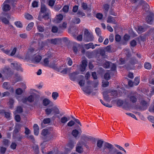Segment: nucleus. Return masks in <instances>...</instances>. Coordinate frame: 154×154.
<instances>
[{"label": "nucleus", "instance_id": "nucleus-52", "mask_svg": "<svg viewBox=\"0 0 154 154\" xmlns=\"http://www.w3.org/2000/svg\"><path fill=\"white\" fill-rule=\"evenodd\" d=\"M95 32L97 35L98 36L101 35V31L99 28H96Z\"/></svg>", "mask_w": 154, "mask_h": 154}, {"label": "nucleus", "instance_id": "nucleus-41", "mask_svg": "<svg viewBox=\"0 0 154 154\" xmlns=\"http://www.w3.org/2000/svg\"><path fill=\"white\" fill-rule=\"evenodd\" d=\"M51 43L54 45H56L58 43V38L52 39H51Z\"/></svg>", "mask_w": 154, "mask_h": 154}, {"label": "nucleus", "instance_id": "nucleus-4", "mask_svg": "<svg viewBox=\"0 0 154 154\" xmlns=\"http://www.w3.org/2000/svg\"><path fill=\"white\" fill-rule=\"evenodd\" d=\"M45 112L46 115H50L53 112L57 114H58L60 113L59 109L56 107L51 108H47L45 109Z\"/></svg>", "mask_w": 154, "mask_h": 154}, {"label": "nucleus", "instance_id": "nucleus-60", "mask_svg": "<svg viewBox=\"0 0 154 154\" xmlns=\"http://www.w3.org/2000/svg\"><path fill=\"white\" fill-rule=\"evenodd\" d=\"M138 30L140 32H144L145 31L144 28L142 26H138Z\"/></svg>", "mask_w": 154, "mask_h": 154}, {"label": "nucleus", "instance_id": "nucleus-19", "mask_svg": "<svg viewBox=\"0 0 154 154\" xmlns=\"http://www.w3.org/2000/svg\"><path fill=\"white\" fill-rule=\"evenodd\" d=\"M13 138L17 140L20 141L23 137V136L20 133L13 136Z\"/></svg>", "mask_w": 154, "mask_h": 154}, {"label": "nucleus", "instance_id": "nucleus-50", "mask_svg": "<svg viewBox=\"0 0 154 154\" xmlns=\"http://www.w3.org/2000/svg\"><path fill=\"white\" fill-rule=\"evenodd\" d=\"M69 7L68 5H65L63 8V11L65 13H67L68 11Z\"/></svg>", "mask_w": 154, "mask_h": 154}, {"label": "nucleus", "instance_id": "nucleus-28", "mask_svg": "<svg viewBox=\"0 0 154 154\" xmlns=\"http://www.w3.org/2000/svg\"><path fill=\"white\" fill-rule=\"evenodd\" d=\"M50 102L51 101L49 99L45 98L43 100L42 103L44 106H47L50 103Z\"/></svg>", "mask_w": 154, "mask_h": 154}, {"label": "nucleus", "instance_id": "nucleus-12", "mask_svg": "<svg viewBox=\"0 0 154 154\" xmlns=\"http://www.w3.org/2000/svg\"><path fill=\"white\" fill-rule=\"evenodd\" d=\"M95 51L96 54L99 53L104 58L106 57V56L105 55L106 51L103 49H98L97 50H96Z\"/></svg>", "mask_w": 154, "mask_h": 154}, {"label": "nucleus", "instance_id": "nucleus-56", "mask_svg": "<svg viewBox=\"0 0 154 154\" xmlns=\"http://www.w3.org/2000/svg\"><path fill=\"white\" fill-rule=\"evenodd\" d=\"M110 67L112 71H114L116 69V65L114 63H111L110 66Z\"/></svg>", "mask_w": 154, "mask_h": 154}, {"label": "nucleus", "instance_id": "nucleus-64", "mask_svg": "<svg viewBox=\"0 0 154 154\" xmlns=\"http://www.w3.org/2000/svg\"><path fill=\"white\" fill-rule=\"evenodd\" d=\"M130 45L131 46L134 47L137 45V42L134 40H133L131 42Z\"/></svg>", "mask_w": 154, "mask_h": 154}, {"label": "nucleus", "instance_id": "nucleus-40", "mask_svg": "<svg viewBox=\"0 0 154 154\" xmlns=\"http://www.w3.org/2000/svg\"><path fill=\"white\" fill-rule=\"evenodd\" d=\"M140 82V79L138 77H136L134 79V85H138Z\"/></svg>", "mask_w": 154, "mask_h": 154}, {"label": "nucleus", "instance_id": "nucleus-43", "mask_svg": "<svg viewBox=\"0 0 154 154\" xmlns=\"http://www.w3.org/2000/svg\"><path fill=\"white\" fill-rule=\"evenodd\" d=\"M14 24L17 27L19 28H22L23 26L22 24L20 21L15 22Z\"/></svg>", "mask_w": 154, "mask_h": 154}, {"label": "nucleus", "instance_id": "nucleus-54", "mask_svg": "<svg viewBox=\"0 0 154 154\" xmlns=\"http://www.w3.org/2000/svg\"><path fill=\"white\" fill-rule=\"evenodd\" d=\"M25 18L27 20H30L33 18L32 16L31 15L29 14H27L25 15Z\"/></svg>", "mask_w": 154, "mask_h": 154}, {"label": "nucleus", "instance_id": "nucleus-25", "mask_svg": "<svg viewBox=\"0 0 154 154\" xmlns=\"http://www.w3.org/2000/svg\"><path fill=\"white\" fill-rule=\"evenodd\" d=\"M47 8L46 5L44 4H42L41 5L40 11L42 13L45 12L47 11Z\"/></svg>", "mask_w": 154, "mask_h": 154}, {"label": "nucleus", "instance_id": "nucleus-18", "mask_svg": "<svg viewBox=\"0 0 154 154\" xmlns=\"http://www.w3.org/2000/svg\"><path fill=\"white\" fill-rule=\"evenodd\" d=\"M74 143L72 142H70L67 145V148H66V150L67 152L70 151L74 147Z\"/></svg>", "mask_w": 154, "mask_h": 154}, {"label": "nucleus", "instance_id": "nucleus-57", "mask_svg": "<svg viewBox=\"0 0 154 154\" xmlns=\"http://www.w3.org/2000/svg\"><path fill=\"white\" fill-rule=\"evenodd\" d=\"M33 150L36 154H38L39 152L38 147V146L36 145L33 146Z\"/></svg>", "mask_w": 154, "mask_h": 154}, {"label": "nucleus", "instance_id": "nucleus-39", "mask_svg": "<svg viewBox=\"0 0 154 154\" xmlns=\"http://www.w3.org/2000/svg\"><path fill=\"white\" fill-rule=\"evenodd\" d=\"M37 28L38 31L39 32H42L44 31V27L40 25H38Z\"/></svg>", "mask_w": 154, "mask_h": 154}, {"label": "nucleus", "instance_id": "nucleus-42", "mask_svg": "<svg viewBox=\"0 0 154 154\" xmlns=\"http://www.w3.org/2000/svg\"><path fill=\"white\" fill-rule=\"evenodd\" d=\"M34 98L33 96L30 95L27 97L28 101L30 103H32L34 101Z\"/></svg>", "mask_w": 154, "mask_h": 154}, {"label": "nucleus", "instance_id": "nucleus-46", "mask_svg": "<svg viewBox=\"0 0 154 154\" xmlns=\"http://www.w3.org/2000/svg\"><path fill=\"white\" fill-rule=\"evenodd\" d=\"M115 146L119 149L123 151L125 153L126 152V150H125L121 146L118 144H115Z\"/></svg>", "mask_w": 154, "mask_h": 154}, {"label": "nucleus", "instance_id": "nucleus-5", "mask_svg": "<svg viewBox=\"0 0 154 154\" xmlns=\"http://www.w3.org/2000/svg\"><path fill=\"white\" fill-rule=\"evenodd\" d=\"M137 93H131L128 96V99L130 102L132 103H135L137 100Z\"/></svg>", "mask_w": 154, "mask_h": 154}, {"label": "nucleus", "instance_id": "nucleus-35", "mask_svg": "<svg viewBox=\"0 0 154 154\" xmlns=\"http://www.w3.org/2000/svg\"><path fill=\"white\" fill-rule=\"evenodd\" d=\"M14 102V100L11 98H10L9 100V103L10 108L12 109L13 107V104Z\"/></svg>", "mask_w": 154, "mask_h": 154}, {"label": "nucleus", "instance_id": "nucleus-37", "mask_svg": "<svg viewBox=\"0 0 154 154\" xmlns=\"http://www.w3.org/2000/svg\"><path fill=\"white\" fill-rule=\"evenodd\" d=\"M149 5L146 3H144L143 6V8L146 11H148L149 10Z\"/></svg>", "mask_w": 154, "mask_h": 154}, {"label": "nucleus", "instance_id": "nucleus-27", "mask_svg": "<svg viewBox=\"0 0 154 154\" xmlns=\"http://www.w3.org/2000/svg\"><path fill=\"white\" fill-rule=\"evenodd\" d=\"M41 59V56L39 55H37L34 57L33 60L36 62L38 63L40 62Z\"/></svg>", "mask_w": 154, "mask_h": 154}, {"label": "nucleus", "instance_id": "nucleus-11", "mask_svg": "<svg viewBox=\"0 0 154 154\" xmlns=\"http://www.w3.org/2000/svg\"><path fill=\"white\" fill-rule=\"evenodd\" d=\"M87 66V62L86 60H83L82 62V64L80 65V69L82 72L84 71L86 67Z\"/></svg>", "mask_w": 154, "mask_h": 154}, {"label": "nucleus", "instance_id": "nucleus-45", "mask_svg": "<svg viewBox=\"0 0 154 154\" xmlns=\"http://www.w3.org/2000/svg\"><path fill=\"white\" fill-rule=\"evenodd\" d=\"M19 129L16 127L13 131V136L16 134H20L19 133Z\"/></svg>", "mask_w": 154, "mask_h": 154}, {"label": "nucleus", "instance_id": "nucleus-34", "mask_svg": "<svg viewBox=\"0 0 154 154\" xmlns=\"http://www.w3.org/2000/svg\"><path fill=\"white\" fill-rule=\"evenodd\" d=\"M58 96V94L57 92H53L52 93V97L54 100H56Z\"/></svg>", "mask_w": 154, "mask_h": 154}, {"label": "nucleus", "instance_id": "nucleus-6", "mask_svg": "<svg viewBox=\"0 0 154 154\" xmlns=\"http://www.w3.org/2000/svg\"><path fill=\"white\" fill-rule=\"evenodd\" d=\"M85 144V142L82 141H80L77 144L76 151L79 153L83 152V150L82 148V146Z\"/></svg>", "mask_w": 154, "mask_h": 154}, {"label": "nucleus", "instance_id": "nucleus-16", "mask_svg": "<svg viewBox=\"0 0 154 154\" xmlns=\"http://www.w3.org/2000/svg\"><path fill=\"white\" fill-rule=\"evenodd\" d=\"M81 7L84 10L90 11L91 9L90 6H88L87 4L84 2H82V3Z\"/></svg>", "mask_w": 154, "mask_h": 154}, {"label": "nucleus", "instance_id": "nucleus-48", "mask_svg": "<svg viewBox=\"0 0 154 154\" xmlns=\"http://www.w3.org/2000/svg\"><path fill=\"white\" fill-rule=\"evenodd\" d=\"M103 49L106 52H111V48L110 45L106 47L105 48Z\"/></svg>", "mask_w": 154, "mask_h": 154}, {"label": "nucleus", "instance_id": "nucleus-10", "mask_svg": "<svg viewBox=\"0 0 154 154\" xmlns=\"http://www.w3.org/2000/svg\"><path fill=\"white\" fill-rule=\"evenodd\" d=\"M79 131L78 130L75 129L73 130L71 132L72 135L75 138L77 137L79 134H81L82 131L81 128H80L79 129Z\"/></svg>", "mask_w": 154, "mask_h": 154}, {"label": "nucleus", "instance_id": "nucleus-30", "mask_svg": "<svg viewBox=\"0 0 154 154\" xmlns=\"http://www.w3.org/2000/svg\"><path fill=\"white\" fill-rule=\"evenodd\" d=\"M0 20H1L2 22L5 24H8L9 23V20L6 17H0Z\"/></svg>", "mask_w": 154, "mask_h": 154}, {"label": "nucleus", "instance_id": "nucleus-33", "mask_svg": "<svg viewBox=\"0 0 154 154\" xmlns=\"http://www.w3.org/2000/svg\"><path fill=\"white\" fill-rule=\"evenodd\" d=\"M111 63L108 61H106L103 64V66L105 68H109L110 67V66Z\"/></svg>", "mask_w": 154, "mask_h": 154}, {"label": "nucleus", "instance_id": "nucleus-51", "mask_svg": "<svg viewBox=\"0 0 154 154\" xmlns=\"http://www.w3.org/2000/svg\"><path fill=\"white\" fill-rule=\"evenodd\" d=\"M123 102L121 100H118L117 102V105L118 106H123Z\"/></svg>", "mask_w": 154, "mask_h": 154}, {"label": "nucleus", "instance_id": "nucleus-23", "mask_svg": "<svg viewBox=\"0 0 154 154\" xmlns=\"http://www.w3.org/2000/svg\"><path fill=\"white\" fill-rule=\"evenodd\" d=\"M103 8L105 10L104 12L105 14V15L106 16L107 15V13L109 8V6L107 4H106L103 5Z\"/></svg>", "mask_w": 154, "mask_h": 154}, {"label": "nucleus", "instance_id": "nucleus-20", "mask_svg": "<svg viewBox=\"0 0 154 154\" xmlns=\"http://www.w3.org/2000/svg\"><path fill=\"white\" fill-rule=\"evenodd\" d=\"M33 129L34 134L36 135H38L39 133V128L38 125L36 124H35L33 125Z\"/></svg>", "mask_w": 154, "mask_h": 154}, {"label": "nucleus", "instance_id": "nucleus-32", "mask_svg": "<svg viewBox=\"0 0 154 154\" xmlns=\"http://www.w3.org/2000/svg\"><path fill=\"white\" fill-rule=\"evenodd\" d=\"M103 96L104 99L108 101L109 100V97L108 95V93L106 91H104L103 92Z\"/></svg>", "mask_w": 154, "mask_h": 154}, {"label": "nucleus", "instance_id": "nucleus-36", "mask_svg": "<svg viewBox=\"0 0 154 154\" xmlns=\"http://www.w3.org/2000/svg\"><path fill=\"white\" fill-rule=\"evenodd\" d=\"M34 23L32 22L30 23L27 26L26 29L28 31L30 30L33 26Z\"/></svg>", "mask_w": 154, "mask_h": 154}, {"label": "nucleus", "instance_id": "nucleus-29", "mask_svg": "<svg viewBox=\"0 0 154 154\" xmlns=\"http://www.w3.org/2000/svg\"><path fill=\"white\" fill-rule=\"evenodd\" d=\"M50 58L49 56H48L47 58H45L44 60V66H48L49 64V59Z\"/></svg>", "mask_w": 154, "mask_h": 154}, {"label": "nucleus", "instance_id": "nucleus-24", "mask_svg": "<svg viewBox=\"0 0 154 154\" xmlns=\"http://www.w3.org/2000/svg\"><path fill=\"white\" fill-rule=\"evenodd\" d=\"M85 45L86 48L87 49H88L91 48L92 49H94L95 48L94 45L92 43H90L89 44H85Z\"/></svg>", "mask_w": 154, "mask_h": 154}, {"label": "nucleus", "instance_id": "nucleus-58", "mask_svg": "<svg viewBox=\"0 0 154 154\" xmlns=\"http://www.w3.org/2000/svg\"><path fill=\"white\" fill-rule=\"evenodd\" d=\"M55 3V1L54 0H49L48 2V5L51 6L53 7Z\"/></svg>", "mask_w": 154, "mask_h": 154}, {"label": "nucleus", "instance_id": "nucleus-31", "mask_svg": "<svg viewBox=\"0 0 154 154\" xmlns=\"http://www.w3.org/2000/svg\"><path fill=\"white\" fill-rule=\"evenodd\" d=\"M68 120L67 117L65 116H63L61 119L60 122L63 124H65L68 121Z\"/></svg>", "mask_w": 154, "mask_h": 154}, {"label": "nucleus", "instance_id": "nucleus-59", "mask_svg": "<svg viewBox=\"0 0 154 154\" xmlns=\"http://www.w3.org/2000/svg\"><path fill=\"white\" fill-rule=\"evenodd\" d=\"M110 78V75L108 73H106L104 75V78L106 80H108Z\"/></svg>", "mask_w": 154, "mask_h": 154}, {"label": "nucleus", "instance_id": "nucleus-26", "mask_svg": "<svg viewBox=\"0 0 154 154\" xmlns=\"http://www.w3.org/2000/svg\"><path fill=\"white\" fill-rule=\"evenodd\" d=\"M2 86L3 88L6 90L10 89L11 87L10 85L7 82H4L3 83Z\"/></svg>", "mask_w": 154, "mask_h": 154}, {"label": "nucleus", "instance_id": "nucleus-55", "mask_svg": "<svg viewBox=\"0 0 154 154\" xmlns=\"http://www.w3.org/2000/svg\"><path fill=\"white\" fill-rule=\"evenodd\" d=\"M51 122V119L49 118H47L44 119L43 122L45 124L49 123Z\"/></svg>", "mask_w": 154, "mask_h": 154}, {"label": "nucleus", "instance_id": "nucleus-38", "mask_svg": "<svg viewBox=\"0 0 154 154\" xmlns=\"http://www.w3.org/2000/svg\"><path fill=\"white\" fill-rule=\"evenodd\" d=\"M144 67L146 69H150L151 68V65L149 63H146L144 65Z\"/></svg>", "mask_w": 154, "mask_h": 154}, {"label": "nucleus", "instance_id": "nucleus-47", "mask_svg": "<svg viewBox=\"0 0 154 154\" xmlns=\"http://www.w3.org/2000/svg\"><path fill=\"white\" fill-rule=\"evenodd\" d=\"M22 90L20 88H18L17 89L16 91V93L17 95H21L22 94Z\"/></svg>", "mask_w": 154, "mask_h": 154}, {"label": "nucleus", "instance_id": "nucleus-15", "mask_svg": "<svg viewBox=\"0 0 154 154\" xmlns=\"http://www.w3.org/2000/svg\"><path fill=\"white\" fill-rule=\"evenodd\" d=\"M11 65H12L11 67L14 69H16L17 70L23 72V69L21 68L20 66L18 65L17 63H11Z\"/></svg>", "mask_w": 154, "mask_h": 154}, {"label": "nucleus", "instance_id": "nucleus-62", "mask_svg": "<svg viewBox=\"0 0 154 154\" xmlns=\"http://www.w3.org/2000/svg\"><path fill=\"white\" fill-rule=\"evenodd\" d=\"M9 142V140L7 139H4L3 141V144L5 146H8Z\"/></svg>", "mask_w": 154, "mask_h": 154}, {"label": "nucleus", "instance_id": "nucleus-1", "mask_svg": "<svg viewBox=\"0 0 154 154\" xmlns=\"http://www.w3.org/2000/svg\"><path fill=\"white\" fill-rule=\"evenodd\" d=\"M117 149L112 144L105 142L103 148L101 149L104 154H115Z\"/></svg>", "mask_w": 154, "mask_h": 154}, {"label": "nucleus", "instance_id": "nucleus-17", "mask_svg": "<svg viewBox=\"0 0 154 154\" xmlns=\"http://www.w3.org/2000/svg\"><path fill=\"white\" fill-rule=\"evenodd\" d=\"M104 141L101 139L97 140V146L98 149H101L104 144Z\"/></svg>", "mask_w": 154, "mask_h": 154}, {"label": "nucleus", "instance_id": "nucleus-49", "mask_svg": "<svg viewBox=\"0 0 154 154\" xmlns=\"http://www.w3.org/2000/svg\"><path fill=\"white\" fill-rule=\"evenodd\" d=\"M15 78L16 80V82L20 81L21 80L22 78L20 76L17 74H16L15 75Z\"/></svg>", "mask_w": 154, "mask_h": 154}, {"label": "nucleus", "instance_id": "nucleus-44", "mask_svg": "<svg viewBox=\"0 0 154 154\" xmlns=\"http://www.w3.org/2000/svg\"><path fill=\"white\" fill-rule=\"evenodd\" d=\"M16 112L18 113L22 112H23L22 108L20 106H18L16 110Z\"/></svg>", "mask_w": 154, "mask_h": 154}, {"label": "nucleus", "instance_id": "nucleus-61", "mask_svg": "<svg viewBox=\"0 0 154 154\" xmlns=\"http://www.w3.org/2000/svg\"><path fill=\"white\" fill-rule=\"evenodd\" d=\"M48 130L47 129H44L42 130V135L45 136L48 134Z\"/></svg>", "mask_w": 154, "mask_h": 154}, {"label": "nucleus", "instance_id": "nucleus-9", "mask_svg": "<svg viewBox=\"0 0 154 154\" xmlns=\"http://www.w3.org/2000/svg\"><path fill=\"white\" fill-rule=\"evenodd\" d=\"M140 104L141 106L139 108L140 110H143L147 109L149 106L148 103L144 100H142L141 101Z\"/></svg>", "mask_w": 154, "mask_h": 154}, {"label": "nucleus", "instance_id": "nucleus-13", "mask_svg": "<svg viewBox=\"0 0 154 154\" xmlns=\"http://www.w3.org/2000/svg\"><path fill=\"white\" fill-rule=\"evenodd\" d=\"M79 74L77 71L73 72L69 75L70 79L72 81H75L76 78V75Z\"/></svg>", "mask_w": 154, "mask_h": 154}, {"label": "nucleus", "instance_id": "nucleus-3", "mask_svg": "<svg viewBox=\"0 0 154 154\" xmlns=\"http://www.w3.org/2000/svg\"><path fill=\"white\" fill-rule=\"evenodd\" d=\"M94 37L92 34H91L88 30H85L84 35V39L86 42L92 41L93 40Z\"/></svg>", "mask_w": 154, "mask_h": 154}, {"label": "nucleus", "instance_id": "nucleus-7", "mask_svg": "<svg viewBox=\"0 0 154 154\" xmlns=\"http://www.w3.org/2000/svg\"><path fill=\"white\" fill-rule=\"evenodd\" d=\"M81 139L84 142H86L90 140L95 141V138L91 136H88L85 134H83L81 136Z\"/></svg>", "mask_w": 154, "mask_h": 154}, {"label": "nucleus", "instance_id": "nucleus-14", "mask_svg": "<svg viewBox=\"0 0 154 154\" xmlns=\"http://www.w3.org/2000/svg\"><path fill=\"white\" fill-rule=\"evenodd\" d=\"M51 31L54 33L58 32L59 33H61L62 32V30L60 28L58 29V27L55 26H52Z\"/></svg>", "mask_w": 154, "mask_h": 154}, {"label": "nucleus", "instance_id": "nucleus-21", "mask_svg": "<svg viewBox=\"0 0 154 154\" xmlns=\"http://www.w3.org/2000/svg\"><path fill=\"white\" fill-rule=\"evenodd\" d=\"M107 22L108 23H111L114 24H116V22L114 18L111 16H108L107 20Z\"/></svg>", "mask_w": 154, "mask_h": 154}, {"label": "nucleus", "instance_id": "nucleus-63", "mask_svg": "<svg viewBox=\"0 0 154 154\" xmlns=\"http://www.w3.org/2000/svg\"><path fill=\"white\" fill-rule=\"evenodd\" d=\"M83 91L85 93L88 94H90L91 92V91L90 90L88 89L87 88H83Z\"/></svg>", "mask_w": 154, "mask_h": 154}, {"label": "nucleus", "instance_id": "nucleus-53", "mask_svg": "<svg viewBox=\"0 0 154 154\" xmlns=\"http://www.w3.org/2000/svg\"><path fill=\"white\" fill-rule=\"evenodd\" d=\"M75 124V122L72 120H71L69 121L67 124V125L69 127H72Z\"/></svg>", "mask_w": 154, "mask_h": 154}, {"label": "nucleus", "instance_id": "nucleus-2", "mask_svg": "<svg viewBox=\"0 0 154 154\" xmlns=\"http://www.w3.org/2000/svg\"><path fill=\"white\" fill-rule=\"evenodd\" d=\"M10 0H6L2 4V9L4 11H8L11 9L10 5H11L13 6H14L15 5L12 4V3L10 1Z\"/></svg>", "mask_w": 154, "mask_h": 154}, {"label": "nucleus", "instance_id": "nucleus-8", "mask_svg": "<svg viewBox=\"0 0 154 154\" xmlns=\"http://www.w3.org/2000/svg\"><path fill=\"white\" fill-rule=\"evenodd\" d=\"M154 14L150 12L149 15L146 18V20L147 23L151 24L154 20Z\"/></svg>", "mask_w": 154, "mask_h": 154}, {"label": "nucleus", "instance_id": "nucleus-22", "mask_svg": "<svg viewBox=\"0 0 154 154\" xmlns=\"http://www.w3.org/2000/svg\"><path fill=\"white\" fill-rule=\"evenodd\" d=\"M48 67L53 68L57 71L59 72V69H57V64H55V63L54 62L51 63L49 65Z\"/></svg>", "mask_w": 154, "mask_h": 154}]
</instances>
